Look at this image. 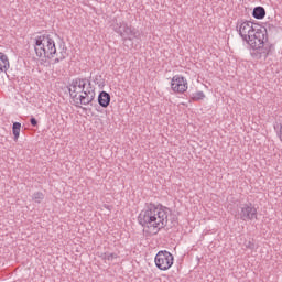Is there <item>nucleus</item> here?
Masks as SVG:
<instances>
[{"label":"nucleus","mask_w":282,"mask_h":282,"mask_svg":"<svg viewBox=\"0 0 282 282\" xmlns=\"http://www.w3.org/2000/svg\"><path fill=\"white\" fill-rule=\"evenodd\" d=\"M172 213L171 208L162 204L147 203L138 216V223L142 228H152L154 235H158L160 230L169 226V215Z\"/></svg>","instance_id":"nucleus-1"},{"label":"nucleus","mask_w":282,"mask_h":282,"mask_svg":"<svg viewBox=\"0 0 282 282\" xmlns=\"http://www.w3.org/2000/svg\"><path fill=\"white\" fill-rule=\"evenodd\" d=\"M246 43L251 47L250 54L256 61H261V58L265 61L272 54V50H274V44L268 41V29L259 24Z\"/></svg>","instance_id":"nucleus-2"},{"label":"nucleus","mask_w":282,"mask_h":282,"mask_svg":"<svg viewBox=\"0 0 282 282\" xmlns=\"http://www.w3.org/2000/svg\"><path fill=\"white\" fill-rule=\"evenodd\" d=\"M35 54L37 58H54L56 56V43L51 34H42L35 37Z\"/></svg>","instance_id":"nucleus-3"},{"label":"nucleus","mask_w":282,"mask_h":282,"mask_svg":"<svg viewBox=\"0 0 282 282\" xmlns=\"http://www.w3.org/2000/svg\"><path fill=\"white\" fill-rule=\"evenodd\" d=\"M113 31L121 36L122 41H133L140 36V32L133 26H130L127 22L117 23Z\"/></svg>","instance_id":"nucleus-4"},{"label":"nucleus","mask_w":282,"mask_h":282,"mask_svg":"<svg viewBox=\"0 0 282 282\" xmlns=\"http://www.w3.org/2000/svg\"><path fill=\"white\" fill-rule=\"evenodd\" d=\"M257 28H259V24L253 23L248 20H238L237 25H236V30H237L239 36L245 42H247L250 39L252 32H254V30H257Z\"/></svg>","instance_id":"nucleus-5"},{"label":"nucleus","mask_w":282,"mask_h":282,"mask_svg":"<svg viewBox=\"0 0 282 282\" xmlns=\"http://www.w3.org/2000/svg\"><path fill=\"white\" fill-rule=\"evenodd\" d=\"M173 261L175 258L173 254L166 250L159 251L154 258V263L159 270H170L173 267Z\"/></svg>","instance_id":"nucleus-6"},{"label":"nucleus","mask_w":282,"mask_h":282,"mask_svg":"<svg viewBox=\"0 0 282 282\" xmlns=\"http://www.w3.org/2000/svg\"><path fill=\"white\" fill-rule=\"evenodd\" d=\"M238 219L241 221H252L258 219L257 207L252 203H246L240 206V212L238 213Z\"/></svg>","instance_id":"nucleus-7"},{"label":"nucleus","mask_w":282,"mask_h":282,"mask_svg":"<svg viewBox=\"0 0 282 282\" xmlns=\"http://www.w3.org/2000/svg\"><path fill=\"white\" fill-rule=\"evenodd\" d=\"M171 88L174 94H184L188 89V82L184 76L175 75L171 80Z\"/></svg>","instance_id":"nucleus-8"},{"label":"nucleus","mask_w":282,"mask_h":282,"mask_svg":"<svg viewBox=\"0 0 282 282\" xmlns=\"http://www.w3.org/2000/svg\"><path fill=\"white\" fill-rule=\"evenodd\" d=\"M88 85V88L91 89V77H84V78H80V77H77V78H74L70 84H69V87H73V89H82L85 90V87H87Z\"/></svg>","instance_id":"nucleus-9"},{"label":"nucleus","mask_w":282,"mask_h":282,"mask_svg":"<svg viewBox=\"0 0 282 282\" xmlns=\"http://www.w3.org/2000/svg\"><path fill=\"white\" fill-rule=\"evenodd\" d=\"M98 105L104 109H107L109 105H111V95L109 93L102 90L98 95Z\"/></svg>","instance_id":"nucleus-10"},{"label":"nucleus","mask_w":282,"mask_h":282,"mask_svg":"<svg viewBox=\"0 0 282 282\" xmlns=\"http://www.w3.org/2000/svg\"><path fill=\"white\" fill-rule=\"evenodd\" d=\"M10 69V59L6 53H0V74L8 72Z\"/></svg>","instance_id":"nucleus-11"},{"label":"nucleus","mask_w":282,"mask_h":282,"mask_svg":"<svg viewBox=\"0 0 282 282\" xmlns=\"http://www.w3.org/2000/svg\"><path fill=\"white\" fill-rule=\"evenodd\" d=\"M253 19H265V8L263 7H256L252 11Z\"/></svg>","instance_id":"nucleus-12"},{"label":"nucleus","mask_w":282,"mask_h":282,"mask_svg":"<svg viewBox=\"0 0 282 282\" xmlns=\"http://www.w3.org/2000/svg\"><path fill=\"white\" fill-rule=\"evenodd\" d=\"M12 133H13L14 142H18L19 141V135H21V123L20 122H13Z\"/></svg>","instance_id":"nucleus-13"},{"label":"nucleus","mask_w":282,"mask_h":282,"mask_svg":"<svg viewBox=\"0 0 282 282\" xmlns=\"http://www.w3.org/2000/svg\"><path fill=\"white\" fill-rule=\"evenodd\" d=\"M32 199L35 204H41L42 199H45V195L42 192H36L33 194Z\"/></svg>","instance_id":"nucleus-14"},{"label":"nucleus","mask_w":282,"mask_h":282,"mask_svg":"<svg viewBox=\"0 0 282 282\" xmlns=\"http://www.w3.org/2000/svg\"><path fill=\"white\" fill-rule=\"evenodd\" d=\"M191 98L194 101L204 100V98H206V95L204 94V91H197V93L192 94Z\"/></svg>","instance_id":"nucleus-15"},{"label":"nucleus","mask_w":282,"mask_h":282,"mask_svg":"<svg viewBox=\"0 0 282 282\" xmlns=\"http://www.w3.org/2000/svg\"><path fill=\"white\" fill-rule=\"evenodd\" d=\"M72 88H73L72 86L67 87L72 100L76 102V100H78V91H76V88H73V89Z\"/></svg>","instance_id":"nucleus-16"},{"label":"nucleus","mask_w":282,"mask_h":282,"mask_svg":"<svg viewBox=\"0 0 282 282\" xmlns=\"http://www.w3.org/2000/svg\"><path fill=\"white\" fill-rule=\"evenodd\" d=\"M101 259L104 261H113V259H118V254H116V253H102Z\"/></svg>","instance_id":"nucleus-17"},{"label":"nucleus","mask_w":282,"mask_h":282,"mask_svg":"<svg viewBox=\"0 0 282 282\" xmlns=\"http://www.w3.org/2000/svg\"><path fill=\"white\" fill-rule=\"evenodd\" d=\"M85 98H86L85 95H79L77 99H75V102H77L76 107H79L80 109H83L80 105L85 106Z\"/></svg>","instance_id":"nucleus-18"},{"label":"nucleus","mask_w":282,"mask_h":282,"mask_svg":"<svg viewBox=\"0 0 282 282\" xmlns=\"http://www.w3.org/2000/svg\"><path fill=\"white\" fill-rule=\"evenodd\" d=\"M59 57L63 58V61H65V58H67V48L65 46L59 52Z\"/></svg>","instance_id":"nucleus-19"},{"label":"nucleus","mask_w":282,"mask_h":282,"mask_svg":"<svg viewBox=\"0 0 282 282\" xmlns=\"http://www.w3.org/2000/svg\"><path fill=\"white\" fill-rule=\"evenodd\" d=\"M88 97H89L90 101L94 102V100L96 99V91L90 88Z\"/></svg>","instance_id":"nucleus-20"},{"label":"nucleus","mask_w":282,"mask_h":282,"mask_svg":"<svg viewBox=\"0 0 282 282\" xmlns=\"http://www.w3.org/2000/svg\"><path fill=\"white\" fill-rule=\"evenodd\" d=\"M245 246L248 250H254V247H256L254 242L252 241H248L247 243H245Z\"/></svg>","instance_id":"nucleus-21"},{"label":"nucleus","mask_w":282,"mask_h":282,"mask_svg":"<svg viewBox=\"0 0 282 282\" xmlns=\"http://www.w3.org/2000/svg\"><path fill=\"white\" fill-rule=\"evenodd\" d=\"M87 105H90V107H94V102L90 101L89 96H86V97H85V104H84V106H87Z\"/></svg>","instance_id":"nucleus-22"},{"label":"nucleus","mask_w":282,"mask_h":282,"mask_svg":"<svg viewBox=\"0 0 282 282\" xmlns=\"http://www.w3.org/2000/svg\"><path fill=\"white\" fill-rule=\"evenodd\" d=\"M30 122L33 127H39V121L36 120V118L31 117Z\"/></svg>","instance_id":"nucleus-23"},{"label":"nucleus","mask_w":282,"mask_h":282,"mask_svg":"<svg viewBox=\"0 0 282 282\" xmlns=\"http://www.w3.org/2000/svg\"><path fill=\"white\" fill-rule=\"evenodd\" d=\"M90 89H91V88H86V90H85V89L82 90V95L85 96V97L89 96Z\"/></svg>","instance_id":"nucleus-24"},{"label":"nucleus","mask_w":282,"mask_h":282,"mask_svg":"<svg viewBox=\"0 0 282 282\" xmlns=\"http://www.w3.org/2000/svg\"><path fill=\"white\" fill-rule=\"evenodd\" d=\"M100 78H102V76H100V75L95 76L94 83H97V85H98V80H100Z\"/></svg>","instance_id":"nucleus-25"},{"label":"nucleus","mask_w":282,"mask_h":282,"mask_svg":"<svg viewBox=\"0 0 282 282\" xmlns=\"http://www.w3.org/2000/svg\"><path fill=\"white\" fill-rule=\"evenodd\" d=\"M61 61H63V57L58 56L57 58L54 59V63H61Z\"/></svg>","instance_id":"nucleus-26"}]
</instances>
